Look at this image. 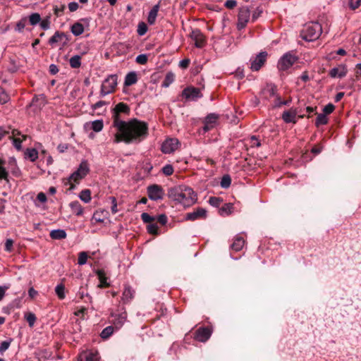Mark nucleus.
<instances>
[{
	"mask_svg": "<svg viewBox=\"0 0 361 361\" xmlns=\"http://www.w3.org/2000/svg\"><path fill=\"white\" fill-rule=\"evenodd\" d=\"M117 133L114 135L115 143L124 142L126 144L140 143L148 135V125L146 122L137 118L128 121H115Z\"/></svg>",
	"mask_w": 361,
	"mask_h": 361,
	"instance_id": "obj_1",
	"label": "nucleus"
},
{
	"mask_svg": "<svg viewBox=\"0 0 361 361\" xmlns=\"http://www.w3.org/2000/svg\"><path fill=\"white\" fill-rule=\"evenodd\" d=\"M169 197L184 207L192 206L197 201V195L188 186L179 185L171 188L168 192Z\"/></svg>",
	"mask_w": 361,
	"mask_h": 361,
	"instance_id": "obj_2",
	"label": "nucleus"
},
{
	"mask_svg": "<svg viewBox=\"0 0 361 361\" xmlns=\"http://www.w3.org/2000/svg\"><path fill=\"white\" fill-rule=\"evenodd\" d=\"M89 165L87 161H82L78 169L73 172L67 179L64 180L63 183L65 185H69L68 190H73L75 189V183H79L80 180L85 177L88 173Z\"/></svg>",
	"mask_w": 361,
	"mask_h": 361,
	"instance_id": "obj_3",
	"label": "nucleus"
},
{
	"mask_svg": "<svg viewBox=\"0 0 361 361\" xmlns=\"http://www.w3.org/2000/svg\"><path fill=\"white\" fill-rule=\"evenodd\" d=\"M322 32V25L317 22H310L304 25L300 36L305 41H314Z\"/></svg>",
	"mask_w": 361,
	"mask_h": 361,
	"instance_id": "obj_4",
	"label": "nucleus"
},
{
	"mask_svg": "<svg viewBox=\"0 0 361 361\" xmlns=\"http://www.w3.org/2000/svg\"><path fill=\"white\" fill-rule=\"evenodd\" d=\"M118 85V76L115 74L109 75L102 82L100 94L104 97L114 92Z\"/></svg>",
	"mask_w": 361,
	"mask_h": 361,
	"instance_id": "obj_5",
	"label": "nucleus"
},
{
	"mask_svg": "<svg viewBox=\"0 0 361 361\" xmlns=\"http://www.w3.org/2000/svg\"><path fill=\"white\" fill-rule=\"evenodd\" d=\"M296 60L295 56L290 53H286L279 61L278 68L281 71H286L290 68Z\"/></svg>",
	"mask_w": 361,
	"mask_h": 361,
	"instance_id": "obj_6",
	"label": "nucleus"
},
{
	"mask_svg": "<svg viewBox=\"0 0 361 361\" xmlns=\"http://www.w3.org/2000/svg\"><path fill=\"white\" fill-rule=\"evenodd\" d=\"M127 313L125 310L121 312H114L111 315V322L116 329H121L126 322Z\"/></svg>",
	"mask_w": 361,
	"mask_h": 361,
	"instance_id": "obj_7",
	"label": "nucleus"
},
{
	"mask_svg": "<svg viewBox=\"0 0 361 361\" xmlns=\"http://www.w3.org/2000/svg\"><path fill=\"white\" fill-rule=\"evenodd\" d=\"M180 142L176 138H167L161 145V151L164 154L175 152L179 147Z\"/></svg>",
	"mask_w": 361,
	"mask_h": 361,
	"instance_id": "obj_8",
	"label": "nucleus"
},
{
	"mask_svg": "<svg viewBox=\"0 0 361 361\" xmlns=\"http://www.w3.org/2000/svg\"><path fill=\"white\" fill-rule=\"evenodd\" d=\"M190 37L194 41L195 46L197 48H202L206 44V38L203 33L198 29L192 30L190 34Z\"/></svg>",
	"mask_w": 361,
	"mask_h": 361,
	"instance_id": "obj_9",
	"label": "nucleus"
},
{
	"mask_svg": "<svg viewBox=\"0 0 361 361\" xmlns=\"http://www.w3.org/2000/svg\"><path fill=\"white\" fill-rule=\"evenodd\" d=\"M148 197L152 200H159L163 198L164 191L161 186L152 185L147 188Z\"/></svg>",
	"mask_w": 361,
	"mask_h": 361,
	"instance_id": "obj_10",
	"label": "nucleus"
},
{
	"mask_svg": "<svg viewBox=\"0 0 361 361\" xmlns=\"http://www.w3.org/2000/svg\"><path fill=\"white\" fill-rule=\"evenodd\" d=\"M130 111V109L128 107V106L123 102H121V103H118L116 106L115 108L114 109V111H113V126L114 127H115V121L116 120H118V121H123L121 117H120V114H128Z\"/></svg>",
	"mask_w": 361,
	"mask_h": 361,
	"instance_id": "obj_11",
	"label": "nucleus"
},
{
	"mask_svg": "<svg viewBox=\"0 0 361 361\" xmlns=\"http://www.w3.org/2000/svg\"><path fill=\"white\" fill-rule=\"evenodd\" d=\"M250 11L247 7H242L238 13V28L243 29L245 27L250 19Z\"/></svg>",
	"mask_w": 361,
	"mask_h": 361,
	"instance_id": "obj_12",
	"label": "nucleus"
},
{
	"mask_svg": "<svg viewBox=\"0 0 361 361\" xmlns=\"http://www.w3.org/2000/svg\"><path fill=\"white\" fill-rule=\"evenodd\" d=\"M300 113V110L297 108H291L287 111H285L282 114V118L284 122L289 123H295L297 122L296 116Z\"/></svg>",
	"mask_w": 361,
	"mask_h": 361,
	"instance_id": "obj_13",
	"label": "nucleus"
},
{
	"mask_svg": "<svg viewBox=\"0 0 361 361\" xmlns=\"http://www.w3.org/2000/svg\"><path fill=\"white\" fill-rule=\"evenodd\" d=\"M267 52L259 53L252 61L251 69L255 71H259L266 61Z\"/></svg>",
	"mask_w": 361,
	"mask_h": 361,
	"instance_id": "obj_14",
	"label": "nucleus"
},
{
	"mask_svg": "<svg viewBox=\"0 0 361 361\" xmlns=\"http://www.w3.org/2000/svg\"><path fill=\"white\" fill-rule=\"evenodd\" d=\"M207 216V211L203 208H197L192 212L188 213L185 216V219L188 221H195L197 219H205Z\"/></svg>",
	"mask_w": 361,
	"mask_h": 361,
	"instance_id": "obj_15",
	"label": "nucleus"
},
{
	"mask_svg": "<svg viewBox=\"0 0 361 361\" xmlns=\"http://www.w3.org/2000/svg\"><path fill=\"white\" fill-rule=\"evenodd\" d=\"M183 96L190 100H196L202 97L200 90L196 87H188L183 91Z\"/></svg>",
	"mask_w": 361,
	"mask_h": 361,
	"instance_id": "obj_16",
	"label": "nucleus"
},
{
	"mask_svg": "<svg viewBox=\"0 0 361 361\" xmlns=\"http://www.w3.org/2000/svg\"><path fill=\"white\" fill-rule=\"evenodd\" d=\"M347 68L345 64H339L338 66L333 68L329 71V75L331 78H343L347 74Z\"/></svg>",
	"mask_w": 361,
	"mask_h": 361,
	"instance_id": "obj_17",
	"label": "nucleus"
},
{
	"mask_svg": "<svg viewBox=\"0 0 361 361\" xmlns=\"http://www.w3.org/2000/svg\"><path fill=\"white\" fill-rule=\"evenodd\" d=\"M69 40V38L66 34L61 32H56L54 35L49 39V43L53 46L56 43L62 42L65 45Z\"/></svg>",
	"mask_w": 361,
	"mask_h": 361,
	"instance_id": "obj_18",
	"label": "nucleus"
},
{
	"mask_svg": "<svg viewBox=\"0 0 361 361\" xmlns=\"http://www.w3.org/2000/svg\"><path fill=\"white\" fill-rule=\"evenodd\" d=\"M212 335V331L207 327L200 328L195 333V338L197 341L200 342L207 341Z\"/></svg>",
	"mask_w": 361,
	"mask_h": 361,
	"instance_id": "obj_19",
	"label": "nucleus"
},
{
	"mask_svg": "<svg viewBox=\"0 0 361 361\" xmlns=\"http://www.w3.org/2000/svg\"><path fill=\"white\" fill-rule=\"evenodd\" d=\"M13 140V145L17 150L22 149V142L26 139V135H20L18 130L13 131V135L11 137Z\"/></svg>",
	"mask_w": 361,
	"mask_h": 361,
	"instance_id": "obj_20",
	"label": "nucleus"
},
{
	"mask_svg": "<svg viewBox=\"0 0 361 361\" xmlns=\"http://www.w3.org/2000/svg\"><path fill=\"white\" fill-rule=\"evenodd\" d=\"M78 361H99L97 353L92 351L82 352L79 355Z\"/></svg>",
	"mask_w": 361,
	"mask_h": 361,
	"instance_id": "obj_21",
	"label": "nucleus"
},
{
	"mask_svg": "<svg viewBox=\"0 0 361 361\" xmlns=\"http://www.w3.org/2000/svg\"><path fill=\"white\" fill-rule=\"evenodd\" d=\"M96 274L98 276V279L99 280V284L98 285V287L100 288L109 287L110 286V283L107 281V277L106 276V273L104 270L103 269H98L96 271Z\"/></svg>",
	"mask_w": 361,
	"mask_h": 361,
	"instance_id": "obj_22",
	"label": "nucleus"
},
{
	"mask_svg": "<svg viewBox=\"0 0 361 361\" xmlns=\"http://www.w3.org/2000/svg\"><path fill=\"white\" fill-rule=\"evenodd\" d=\"M134 296V290L128 286L126 285L122 294V301L123 303L129 302Z\"/></svg>",
	"mask_w": 361,
	"mask_h": 361,
	"instance_id": "obj_23",
	"label": "nucleus"
},
{
	"mask_svg": "<svg viewBox=\"0 0 361 361\" xmlns=\"http://www.w3.org/2000/svg\"><path fill=\"white\" fill-rule=\"evenodd\" d=\"M159 10V4H157L154 5L152 8L149 12L148 18H147V22L150 25H153L157 19V14Z\"/></svg>",
	"mask_w": 361,
	"mask_h": 361,
	"instance_id": "obj_24",
	"label": "nucleus"
},
{
	"mask_svg": "<svg viewBox=\"0 0 361 361\" xmlns=\"http://www.w3.org/2000/svg\"><path fill=\"white\" fill-rule=\"evenodd\" d=\"M245 244V240L243 237L240 235H237L231 245V247L233 250L240 251L242 250Z\"/></svg>",
	"mask_w": 361,
	"mask_h": 361,
	"instance_id": "obj_25",
	"label": "nucleus"
},
{
	"mask_svg": "<svg viewBox=\"0 0 361 361\" xmlns=\"http://www.w3.org/2000/svg\"><path fill=\"white\" fill-rule=\"evenodd\" d=\"M72 212L76 216H81L83 214V208L78 201H73L69 204Z\"/></svg>",
	"mask_w": 361,
	"mask_h": 361,
	"instance_id": "obj_26",
	"label": "nucleus"
},
{
	"mask_svg": "<svg viewBox=\"0 0 361 361\" xmlns=\"http://www.w3.org/2000/svg\"><path fill=\"white\" fill-rule=\"evenodd\" d=\"M137 81V73L134 71L128 73L126 78L124 81V85L126 86H130L134 84H135Z\"/></svg>",
	"mask_w": 361,
	"mask_h": 361,
	"instance_id": "obj_27",
	"label": "nucleus"
},
{
	"mask_svg": "<svg viewBox=\"0 0 361 361\" xmlns=\"http://www.w3.org/2000/svg\"><path fill=\"white\" fill-rule=\"evenodd\" d=\"M66 233L63 229H56L50 232V237L54 240H61L66 238Z\"/></svg>",
	"mask_w": 361,
	"mask_h": 361,
	"instance_id": "obj_28",
	"label": "nucleus"
},
{
	"mask_svg": "<svg viewBox=\"0 0 361 361\" xmlns=\"http://www.w3.org/2000/svg\"><path fill=\"white\" fill-rule=\"evenodd\" d=\"M25 158L35 161L38 158V152L34 148H28L25 152Z\"/></svg>",
	"mask_w": 361,
	"mask_h": 361,
	"instance_id": "obj_29",
	"label": "nucleus"
},
{
	"mask_svg": "<svg viewBox=\"0 0 361 361\" xmlns=\"http://www.w3.org/2000/svg\"><path fill=\"white\" fill-rule=\"evenodd\" d=\"M71 32L75 35V36H79L80 35H82L84 32V27L82 25V24H81L80 23H75L72 26H71Z\"/></svg>",
	"mask_w": 361,
	"mask_h": 361,
	"instance_id": "obj_30",
	"label": "nucleus"
},
{
	"mask_svg": "<svg viewBox=\"0 0 361 361\" xmlns=\"http://www.w3.org/2000/svg\"><path fill=\"white\" fill-rule=\"evenodd\" d=\"M78 197L85 203H89L92 200L91 191L89 189H85L80 192Z\"/></svg>",
	"mask_w": 361,
	"mask_h": 361,
	"instance_id": "obj_31",
	"label": "nucleus"
},
{
	"mask_svg": "<svg viewBox=\"0 0 361 361\" xmlns=\"http://www.w3.org/2000/svg\"><path fill=\"white\" fill-rule=\"evenodd\" d=\"M81 57L79 55L72 56L69 60V63L71 68H78L81 66Z\"/></svg>",
	"mask_w": 361,
	"mask_h": 361,
	"instance_id": "obj_32",
	"label": "nucleus"
},
{
	"mask_svg": "<svg viewBox=\"0 0 361 361\" xmlns=\"http://www.w3.org/2000/svg\"><path fill=\"white\" fill-rule=\"evenodd\" d=\"M55 293L60 300H63L66 297L65 286L63 283L58 284L55 288Z\"/></svg>",
	"mask_w": 361,
	"mask_h": 361,
	"instance_id": "obj_33",
	"label": "nucleus"
},
{
	"mask_svg": "<svg viewBox=\"0 0 361 361\" xmlns=\"http://www.w3.org/2000/svg\"><path fill=\"white\" fill-rule=\"evenodd\" d=\"M104 125L102 120H96L92 122L91 128L94 132H100L103 129Z\"/></svg>",
	"mask_w": 361,
	"mask_h": 361,
	"instance_id": "obj_34",
	"label": "nucleus"
},
{
	"mask_svg": "<svg viewBox=\"0 0 361 361\" xmlns=\"http://www.w3.org/2000/svg\"><path fill=\"white\" fill-rule=\"evenodd\" d=\"M328 123V118L326 114H318L315 124L317 126H319L322 125H325Z\"/></svg>",
	"mask_w": 361,
	"mask_h": 361,
	"instance_id": "obj_35",
	"label": "nucleus"
},
{
	"mask_svg": "<svg viewBox=\"0 0 361 361\" xmlns=\"http://www.w3.org/2000/svg\"><path fill=\"white\" fill-rule=\"evenodd\" d=\"M41 20L40 15L37 13H33L29 16V22L32 25H36Z\"/></svg>",
	"mask_w": 361,
	"mask_h": 361,
	"instance_id": "obj_36",
	"label": "nucleus"
},
{
	"mask_svg": "<svg viewBox=\"0 0 361 361\" xmlns=\"http://www.w3.org/2000/svg\"><path fill=\"white\" fill-rule=\"evenodd\" d=\"M115 327L114 326H109L104 329L101 332V337L102 338H109L114 332V329Z\"/></svg>",
	"mask_w": 361,
	"mask_h": 361,
	"instance_id": "obj_37",
	"label": "nucleus"
},
{
	"mask_svg": "<svg viewBox=\"0 0 361 361\" xmlns=\"http://www.w3.org/2000/svg\"><path fill=\"white\" fill-rule=\"evenodd\" d=\"M147 230L149 233L153 235L159 234V226L156 223H152L147 225Z\"/></svg>",
	"mask_w": 361,
	"mask_h": 361,
	"instance_id": "obj_38",
	"label": "nucleus"
},
{
	"mask_svg": "<svg viewBox=\"0 0 361 361\" xmlns=\"http://www.w3.org/2000/svg\"><path fill=\"white\" fill-rule=\"evenodd\" d=\"M217 118L218 116L216 114H210L206 117L204 122L214 127L217 121Z\"/></svg>",
	"mask_w": 361,
	"mask_h": 361,
	"instance_id": "obj_39",
	"label": "nucleus"
},
{
	"mask_svg": "<svg viewBox=\"0 0 361 361\" xmlns=\"http://www.w3.org/2000/svg\"><path fill=\"white\" fill-rule=\"evenodd\" d=\"M233 209V205L231 203L224 204L220 209V212L221 215L224 214H230L232 212Z\"/></svg>",
	"mask_w": 361,
	"mask_h": 361,
	"instance_id": "obj_40",
	"label": "nucleus"
},
{
	"mask_svg": "<svg viewBox=\"0 0 361 361\" xmlns=\"http://www.w3.org/2000/svg\"><path fill=\"white\" fill-rule=\"evenodd\" d=\"M25 319L28 322L29 326L30 327H32L35 323L37 318H36L35 314H33L32 312H27L25 314Z\"/></svg>",
	"mask_w": 361,
	"mask_h": 361,
	"instance_id": "obj_41",
	"label": "nucleus"
},
{
	"mask_svg": "<svg viewBox=\"0 0 361 361\" xmlns=\"http://www.w3.org/2000/svg\"><path fill=\"white\" fill-rule=\"evenodd\" d=\"M141 219L143 221V222L149 224L153 223L156 220V216H151L147 213H142L141 214Z\"/></svg>",
	"mask_w": 361,
	"mask_h": 361,
	"instance_id": "obj_42",
	"label": "nucleus"
},
{
	"mask_svg": "<svg viewBox=\"0 0 361 361\" xmlns=\"http://www.w3.org/2000/svg\"><path fill=\"white\" fill-rule=\"evenodd\" d=\"M4 161H3L1 159H0V180L4 179L6 180L8 178V172L6 170V169L4 166Z\"/></svg>",
	"mask_w": 361,
	"mask_h": 361,
	"instance_id": "obj_43",
	"label": "nucleus"
},
{
	"mask_svg": "<svg viewBox=\"0 0 361 361\" xmlns=\"http://www.w3.org/2000/svg\"><path fill=\"white\" fill-rule=\"evenodd\" d=\"M231 183V177L228 175H225L222 177L221 180V186L223 188H228Z\"/></svg>",
	"mask_w": 361,
	"mask_h": 361,
	"instance_id": "obj_44",
	"label": "nucleus"
},
{
	"mask_svg": "<svg viewBox=\"0 0 361 361\" xmlns=\"http://www.w3.org/2000/svg\"><path fill=\"white\" fill-rule=\"evenodd\" d=\"M87 260V254L85 252H81L79 253L78 259V264L79 265H83L86 264Z\"/></svg>",
	"mask_w": 361,
	"mask_h": 361,
	"instance_id": "obj_45",
	"label": "nucleus"
},
{
	"mask_svg": "<svg viewBox=\"0 0 361 361\" xmlns=\"http://www.w3.org/2000/svg\"><path fill=\"white\" fill-rule=\"evenodd\" d=\"M66 8L65 4H61L60 6L55 5L54 6V12L56 16H60L63 13Z\"/></svg>",
	"mask_w": 361,
	"mask_h": 361,
	"instance_id": "obj_46",
	"label": "nucleus"
},
{
	"mask_svg": "<svg viewBox=\"0 0 361 361\" xmlns=\"http://www.w3.org/2000/svg\"><path fill=\"white\" fill-rule=\"evenodd\" d=\"M12 339L10 338L9 340L4 341L1 343L0 344V353H3L6 350L8 349L11 343Z\"/></svg>",
	"mask_w": 361,
	"mask_h": 361,
	"instance_id": "obj_47",
	"label": "nucleus"
},
{
	"mask_svg": "<svg viewBox=\"0 0 361 361\" xmlns=\"http://www.w3.org/2000/svg\"><path fill=\"white\" fill-rule=\"evenodd\" d=\"M13 240L12 239H6L5 244H4V250L6 252H11L13 251Z\"/></svg>",
	"mask_w": 361,
	"mask_h": 361,
	"instance_id": "obj_48",
	"label": "nucleus"
},
{
	"mask_svg": "<svg viewBox=\"0 0 361 361\" xmlns=\"http://www.w3.org/2000/svg\"><path fill=\"white\" fill-rule=\"evenodd\" d=\"M147 31V27L145 23H140L138 24L137 33L139 35H144Z\"/></svg>",
	"mask_w": 361,
	"mask_h": 361,
	"instance_id": "obj_49",
	"label": "nucleus"
},
{
	"mask_svg": "<svg viewBox=\"0 0 361 361\" xmlns=\"http://www.w3.org/2000/svg\"><path fill=\"white\" fill-rule=\"evenodd\" d=\"M8 100V95L7 93L3 90L1 87H0V104H5Z\"/></svg>",
	"mask_w": 361,
	"mask_h": 361,
	"instance_id": "obj_50",
	"label": "nucleus"
},
{
	"mask_svg": "<svg viewBox=\"0 0 361 361\" xmlns=\"http://www.w3.org/2000/svg\"><path fill=\"white\" fill-rule=\"evenodd\" d=\"M109 200H111V204H112L111 207V212L114 214H116L118 212V209L117 208V200H116V198L115 197H110Z\"/></svg>",
	"mask_w": 361,
	"mask_h": 361,
	"instance_id": "obj_51",
	"label": "nucleus"
},
{
	"mask_svg": "<svg viewBox=\"0 0 361 361\" xmlns=\"http://www.w3.org/2000/svg\"><path fill=\"white\" fill-rule=\"evenodd\" d=\"M135 61L139 64L144 65L147 61V56L146 54H140L136 57Z\"/></svg>",
	"mask_w": 361,
	"mask_h": 361,
	"instance_id": "obj_52",
	"label": "nucleus"
},
{
	"mask_svg": "<svg viewBox=\"0 0 361 361\" xmlns=\"http://www.w3.org/2000/svg\"><path fill=\"white\" fill-rule=\"evenodd\" d=\"M40 27L42 30H47L50 27L49 18H47L39 22Z\"/></svg>",
	"mask_w": 361,
	"mask_h": 361,
	"instance_id": "obj_53",
	"label": "nucleus"
},
{
	"mask_svg": "<svg viewBox=\"0 0 361 361\" xmlns=\"http://www.w3.org/2000/svg\"><path fill=\"white\" fill-rule=\"evenodd\" d=\"M25 22H26V18H23L20 20H19L16 24V30L19 32H22L23 30V29L25 28Z\"/></svg>",
	"mask_w": 361,
	"mask_h": 361,
	"instance_id": "obj_54",
	"label": "nucleus"
},
{
	"mask_svg": "<svg viewBox=\"0 0 361 361\" xmlns=\"http://www.w3.org/2000/svg\"><path fill=\"white\" fill-rule=\"evenodd\" d=\"M162 171L166 176H170L173 173V168L171 165L167 164L162 168Z\"/></svg>",
	"mask_w": 361,
	"mask_h": 361,
	"instance_id": "obj_55",
	"label": "nucleus"
},
{
	"mask_svg": "<svg viewBox=\"0 0 361 361\" xmlns=\"http://www.w3.org/2000/svg\"><path fill=\"white\" fill-rule=\"evenodd\" d=\"M78 296L82 300L87 298L88 300L91 302L92 298L87 293L85 292V290L82 288L79 290L78 293Z\"/></svg>",
	"mask_w": 361,
	"mask_h": 361,
	"instance_id": "obj_56",
	"label": "nucleus"
},
{
	"mask_svg": "<svg viewBox=\"0 0 361 361\" xmlns=\"http://www.w3.org/2000/svg\"><path fill=\"white\" fill-rule=\"evenodd\" d=\"M104 210L96 211L94 213L93 218L98 222H103V219L102 218V214L105 213Z\"/></svg>",
	"mask_w": 361,
	"mask_h": 361,
	"instance_id": "obj_57",
	"label": "nucleus"
},
{
	"mask_svg": "<svg viewBox=\"0 0 361 361\" xmlns=\"http://www.w3.org/2000/svg\"><path fill=\"white\" fill-rule=\"evenodd\" d=\"M361 5V0H349V6L352 10L357 8Z\"/></svg>",
	"mask_w": 361,
	"mask_h": 361,
	"instance_id": "obj_58",
	"label": "nucleus"
},
{
	"mask_svg": "<svg viewBox=\"0 0 361 361\" xmlns=\"http://www.w3.org/2000/svg\"><path fill=\"white\" fill-rule=\"evenodd\" d=\"M334 109L335 107L334 104H328L324 107L323 112L324 114H329L334 111Z\"/></svg>",
	"mask_w": 361,
	"mask_h": 361,
	"instance_id": "obj_59",
	"label": "nucleus"
},
{
	"mask_svg": "<svg viewBox=\"0 0 361 361\" xmlns=\"http://www.w3.org/2000/svg\"><path fill=\"white\" fill-rule=\"evenodd\" d=\"M156 220H157L161 225H165L167 223L168 218L165 214H162L156 217Z\"/></svg>",
	"mask_w": 361,
	"mask_h": 361,
	"instance_id": "obj_60",
	"label": "nucleus"
},
{
	"mask_svg": "<svg viewBox=\"0 0 361 361\" xmlns=\"http://www.w3.org/2000/svg\"><path fill=\"white\" fill-rule=\"evenodd\" d=\"M220 199L216 197H212L209 198V202L211 205L217 207L220 204Z\"/></svg>",
	"mask_w": 361,
	"mask_h": 361,
	"instance_id": "obj_61",
	"label": "nucleus"
},
{
	"mask_svg": "<svg viewBox=\"0 0 361 361\" xmlns=\"http://www.w3.org/2000/svg\"><path fill=\"white\" fill-rule=\"evenodd\" d=\"M68 9L71 12L77 11L79 8V5L77 2L73 1L68 4Z\"/></svg>",
	"mask_w": 361,
	"mask_h": 361,
	"instance_id": "obj_62",
	"label": "nucleus"
},
{
	"mask_svg": "<svg viewBox=\"0 0 361 361\" xmlns=\"http://www.w3.org/2000/svg\"><path fill=\"white\" fill-rule=\"evenodd\" d=\"M107 103L104 101H99L92 106V109L95 111V110L104 106Z\"/></svg>",
	"mask_w": 361,
	"mask_h": 361,
	"instance_id": "obj_63",
	"label": "nucleus"
},
{
	"mask_svg": "<svg viewBox=\"0 0 361 361\" xmlns=\"http://www.w3.org/2000/svg\"><path fill=\"white\" fill-rule=\"evenodd\" d=\"M190 59H185L183 60H181L179 63V66L181 68H188V66H189V63H190Z\"/></svg>",
	"mask_w": 361,
	"mask_h": 361,
	"instance_id": "obj_64",
	"label": "nucleus"
}]
</instances>
